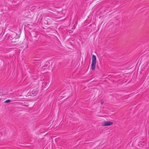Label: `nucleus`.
<instances>
[{
  "mask_svg": "<svg viewBox=\"0 0 149 149\" xmlns=\"http://www.w3.org/2000/svg\"><path fill=\"white\" fill-rule=\"evenodd\" d=\"M50 65L48 62H45L44 61L38 59V72L41 74L47 72Z\"/></svg>",
  "mask_w": 149,
  "mask_h": 149,
  "instance_id": "nucleus-1",
  "label": "nucleus"
},
{
  "mask_svg": "<svg viewBox=\"0 0 149 149\" xmlns=\"http://www.w3.org/2000/svg\"><path fill=\"white\" fill-rule=\"evenodd\" d=\"M19 37V35L15 32H13L10 37V39L11 42H16L17 41Z\"/></svg>",
  "mask_w": 149,
  "mask_h": 149,
  "instance_id": "nucleus-2",
  "label": "nucleus"
},
{
  "mask_svg": "<svg viewBox=\"0 0 149 149\" xmlns=\"http://www.w3.org/2000/svg\"><path fill=\"white\" fill-rule=\"evenodd\" d=\"M96 62V57L93 54L92 56V63L91 67L92 70H94L95 69Z\"/></svg>",
  "mask_w": 149,
  "mask_h": 149,
  "instance_id": "nucleus-3",
  "label": "nucleus"
},
{
  "mask_svg": "<svg viewBox=\"0 0 149 149\" xmlns=\"http://www.w3.org/2000/svg\"><path fill=\"white\" fill-rule=\"evenodd\" d=\"M113 124V123L111 121H105L102 123V126H109Z\"/></svg>",
  "mask_w": 149,
  "mask_h": 149,
  "instance_id": "nucleus-4",
  "label": "nucleus"
},
{
  "mask_svg": "<svg viewBox=\"0 0 149 149\" xmlns=\"http://www.w3.org/2000/svg\"><path fill=\"white\" fill-rule=\"evenodd\" d=\"M11 101V100H8L4 101V102L5 103H8L10 102Z\"/></svg>",
  "mask_w": 149,
  "mask_h": 149,
  "instance_id": "nucleus-5",
  "label": "nucleus"
},
{
  "mask_svg": "<svg viewBox=\"0 0 149 149\" xmlns=\"http://www.w3.org/2000/svg\"><path fill=\"white\" fill-rule=\"evenodd\" d=\"M33 92V91L32 92V94L33 95H36V93L35 91L34 92Z\"/></svg>",
  "mask_w": 149,
  "mask_h": 149,
  "instance_id": "nucleus-6",
  "label": "nucleus"
},
{
  "mask_svg": "<svg viewBox=\"0 0 149 149\" xmlns=\"http://www.w3.org/2000/svg\"><path fill=\"white\" fill-rule=\"evenodd\" d=\"M43 84V81L42 80H40V81H39L38 82V84Z\"/></svg>",
  "mask_w": 149,
  "mask_h": 149,
  "instance_id": "nucleus-7",
  "label": "nucleus"
},
{
  "mask_svg": "<svg viewBox=\"0 0 149 149\" xmlns=\"http://www.w3.org/2000/svg\"><path fill=\"white\" fill-rule=\"evenodd\" d=\"M101 103L102 104H103L104 103V101H101Z\"/></svg>",
  "mask_w": 149,
  "mask_h": 149,
  "instance_id": "nucleus-8",
  "label": "nucleus"
},
{
  "mask_svg": "<svg viewBox=\"0 0 149 149\" xmlns=\"http://www.w3.org/2000/svg\"><path fill=\"white\" fill-rule=\"evenodd\" d=\"M44 132V131H42V132H41V133H42V132Z\"/></svg>",
  "mask_w": 149,
  "mask_h": 149,
  "instance_id": "nucleus-9",
  "label": "nucleus"
},
{
  "mask_svg": "<svg viewBox=\"0 0 149 149\" xmlns=\"http://www.w3.org/2000/svg\"><path fill=\"white\" fill-rule=\"evenodd\" d=\"M44 21L45 22V21H46V20H45Z\"/></svg>",
  "mask_w": 149,
  "mask_h": 149,
  "instance_id": "nucleus-10",
  "label": "nucleus"
}]
</instances>
